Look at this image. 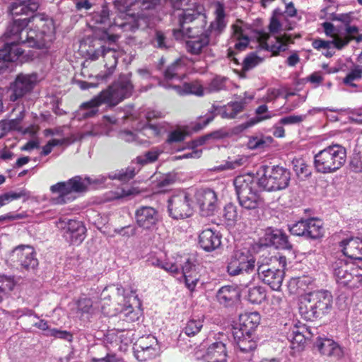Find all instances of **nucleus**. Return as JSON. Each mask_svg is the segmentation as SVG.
I'll return each instance as SVG.
<instances>
[{
    "instance_id": "f257e3e1",
    "label": "nucleus",
    "mask_w": 362,
    "mask_h": 362,
    "mask_svg": "<svg viewBox=\"0 0 362 362\" xmlns=\"http://www.w3.org/2000/svg\"><path fill=\"white\" fill-rule=\"evenodd\" d=\"M133 85L127 76H120L117 81L90 101L83 103L80 107V118L94 117L98 112V107L102 104L110 107L116 106L125 98L132 95Z\"/></svg>"
},
{
    "instance_id": "f03ea898",
    "label": "nucleus",
    "mask_w": 362,
    "mask_h": 362,
    "mask_svg": "<svg viewBox=\"0 0 362 362\" xmlns=\"http://www.w3.org/2000/svg\"><path fill=\"white\" fill-rule=\"evenodd\" d=\"M159 0H115V8L122 21L119 25L124 31H135L146 28L148 20L144 10L153 8Z\"/></svg>"
},
{
    "instance_id": "7ed1b4c3",
    "label": "nucleus",
    "mask_w": 362,
    "mask_h": 362,
    "mask_svg": "<svg viewBox=\"0 0 362 362\" xmlns=\"http://www.w3.org/2000/svg\"><path fill=\"white\" fill-rule=\"evenodd\" d=\"M178 23L179 28L173 30V35L177 40L202 35L207 23L204 7L195 1L191 3L179 15Z\"/></svg>"
},
{
    "instance_id": "20e7f679",
    "label": "nucleus",
    "mask_w": 362,
    "mask_h": 362,
    "mask_svg": "<svg viewBox=\"0 0 362 362\" xmlns=\"http://www.w3.org/2000/svg\"><path fill=\"white\" fill-rule=\"evenodd\" d=\"M25 33H30L28 18L14 20L8 25L5 35L8 41L0 49V69L4 68L5 62H15L23 54L20 44L28 47V42L24 40Z\"/></svg>"
},
{
    "instance_id": "39448f33",
    "label": "nucleus",
    "mask_w": 362,
    "mask_h": 362,
    "mask_svg": "<svg viewBox=\"0 0 362 362\" xmlns=\"http://www.w3.org/2000/svg\"><path fill=\"white\" fill-rule=\"evenodd\" d=\"M30 33H25L24 40L28 47L44 48L54 38V26L52 18L44 13H37L28 18Z\"/></svg>"
},
{
    "instance_id": "423d86ee",
    "label": "nucleus",
    "mask_w": 362,
    "mask_h": 362,
    "mask_svg": "<svg viewBox=\"0 0 362 362\" xmlns=\"http://www.w3.org/2000/svg\"><path fill=\"white\" fill-rule=\"evenodd\" d=\"M346 160V148L339 144H332L315 154L313 166L318 173L332 174L339 170Z\"/></svg>"
},
{
    "instance_id": "0eeeda50",
    "label": "nucleus",
    "mask_w": 362,
    "mask_h": 362,
    "mask_svg": "<svg viewBox=\"0 0 362 362\" xmlns=\"http://www.w3.org/2000/svg\"><path fill=\"white\" fill-rule=\"evenodd\" d=\"M332 306V296L328 291L310 292L303 296L299 310L306 320H313L327 313Z\"/></svg>"
},
{
    "instance_id": "6e6552de",
    "label": "nucleus",
    "mask_w": 362,
    "mask_h": 362,
    "mask_svg": "<svg viewBox=\"0 0 362 362\" xmlns=\"http://www.w3.org/2000/svg\"><path fill=\"white\" fill-rule=\"evenodd\" d=\"M281 27L279 21L275 16H272L269 25L271 34L261 31L257 35L259 47L271 52L273 55L279 54L281 52L288 49V45L293 42L286 34L276 35L281 30Z\"/></svg>"
},
{
    "instance_id": "1a4fd4ad",
    "label": "nucleus",
    "mask_w": 362,
    "mask_h": 362,
    "mask_svg": "<svg viewBox=\"0 0 362 362\" xmlns=\"http://www.w3.org/2000/svg\"><path fill=\"white\" fill-rule=\"evenodd\" d=\"M105 180V178L103 177L93 181L88 177L83 178L81 176H75L66 182H59L52 185L50 190L52 193L59 194L56 203L62 204L74 200L75 194L86 192L92 183L97 182L103 183Z\"/></svg>"
},
{
    "instance_id": "9d476101",
    "label": "nucleus",
    "mask_w": 362,
    "mask_h": 362,
    "mask_svg": "<svg viewBox=\"0 0 362 362\" xmlns=\"http://www.w3.org/2000/svg\"><path fill=\"white\" fill-rule=\"evenodd\" d=\"M234 186L240 205L248 210L255 209L263 200L255 189L256 183L250 175H239L234 180Z\"/></svg>"
},
{
    "instance_id": "9b49d317",
    "label": "nucleus",
    "mask_w": 362,
    "mask_h": 362,
    "mask_svg": "<svg viewBox=\"0 0 362 362\" xmlns=\"http://www.w3.org/2000/svg\"><path fill=\"white\" fill-rule=\"evenodd\" d=\"M90 26L92 28L95 38L110 42H115L118 35L114 33L122 30L119 26V19L112 23L109 18V11L103 8L100 11L95 12L90 21Z\"/></svg>"
},
{
    "instance_id": "f8f14e48",
    "label": "nucleus",
    "mask_w": 362,
    "mask_h": 362,
    "mask_svg": "<svg viewBox=\"0 0 362 362\" xmlns=\"http://www.w3.org/2000/svg\"><path fill=\"white\" fill-rule=\"evenodd\" d=\"M333 275L337 283L349 288H358L362 283V268L343 259L337 260L332 265Z\"/></svg>"
},
{
    "instance_id": "ddd939ff",
    "label": "nucleus",
    "mask_w": 362,
    "mask_h": 362,
    "mask_svg": "<svg viewBox=\"0 0 362 362\" xmlns=\"http://www.w3.org/2000/svg\"><path fill=\"white\" fill-rule=\"evenodd\" d=\"M168 212L174 219L185 218L192 214L194 202L192 194L185 190L175 192L168 201Z\"/></svg>"
},
{
    "instance_id": "4468645a",
    "label": "nucleus",
    "mask_w": 362,
    "mask_h": 362,
    "mask_svg": "<svg viewBox=\"0 0 362 362\" xmlns=\"http://www.w3.org/2000/svg\"><path fill=\"white\" fill-rule=\"evenodd\" d=\"M245 104V100H241L240 101L228 103L220 107L213 105L204 117H200L201 121L195 124L194 129L199 131L207 126L214 119L216 111H218V114L223 119H234L243 111Z\"/></svg>"
},
{
    "instance_id": "2eb2a0df",
    "label": "nucleus",
    "mask_w": 362,
    "mask_h": 362,
    "mask_svg": "<svg viewBox=\"0 0 362 362\" xmlns=\"http://www.w3.org/2000/svg\"><path fill=\"white\" fill-rule=\"evenodd\" d=\"M289 181V170L277 165L268 169L259 179L258 185L267 191H277L286 188Z\"/></svg>"
},
{
    "instance_id": "dca6fc26",
    "label": "nucleus",
    "mask_w": 362,
    "mask_h": 362,
    "mask_svg": "<svg viewBox=\"0 0 362 362\" xmlns=\"http://www.w3.org/2000/svg\"><path fill=\"white\" fill-rule=\"evenodd\" d=\"M255 260L247 250H236L227 266V272L230 276L243 274H254Z\"/></svg>"
},
{
    "instance_id": "f3484780",
    "label": "nucleus",
    "mask_w": 362,
    "mask_h": 362,
    "mask_svg": "<svg viewBox=\"0 0 362 362\" xmlns=\"http://www.w3.org/2000/svg\"><path fill=\"white\" fill-rule=\"evenodd\" d=\"M57 226L64 231L65 239L73 245H80L86 238V228L81 221L62 218L57 222Z\"/></svg>"
},
{
    "instance_id": "a211bd4d",
    "label": "nucleus",
    "mask_w": 362,
    "mask_h": 362,
    "mask_svg": "<svg viewBox=\"0 0 362 362\" xmlns=\"http://www.w3.org/2000/svg\"><path fill=\"white\" fill-rule=\"evenodd\" d=\"M134 356L140 361H146L159 354L160 346L152 335L143 336L134 344Z\"/></svg>"
},
{
    "instance_id": "6ab92c4d",
    "label": "nucleus",
    "mask_w": 362,
    "mask_h": 362,
    "mask_svg": "<svg viewBox=\"0 0 362 362\" xmlns=\"http://www.w3.org/2000/svg\"><path fill=\"white\" fill-rule=\"evenodd\" d=\"M194 204L199 206L202 216L212 215L217 208V196L216 192L211 189H200L192 194Z\"/></svg>"
},
{
    "instance_id": "aec40b11",
    "label": "nucleus",
    "mask_w": 362,
    "mask_h": 362,
    "mask_svg": "<svg viewBox=\"0 0 362 362\" xmlns=\"http://www.w3.org/2000/svg\"><path fill=\"white\" fill-rule=\"evenodd\" d=\"M132 332L131 330L112 329L105 335V343L108 349L124 351L129 344L132 342Z\"/></svg>"
},
{
    "instance_id": "412c9836",
    "label": "nucleus",
    "mask_w": 362,
    "mask_h": 362,
    "mask_svg": "<svg viewBox=\"0 0 362 362\" xmlns=\"http://www.w3.org/2000/svg\"><path fill=\"white\" fill-rule=\"evenodd\" d=\"M11 258L13 262H17L26 269H34L38 264L34 248L29 245L16 247L12 251Z\"/></svg>"
},
{
    "instance_id": "4be33fe9",
    "label": "nucleus",
    "mask_w": 362,
    "mask_h": 362,
    "mask_svg": "<svg viewBox=\"0 0 362 362\" xmlns=\"http://www.w3.org/2000/svg\"><path fill=\"white\" fill-rule=\"evenodd\" d=\"M37 80V74H19L12 86L11 101H16L30 92Z\"/></svg>"
},
{
    "instance_id": "5701e85b",
    "label": "nucleus",
    "mask_w": 362,
    "mask_h": 362,
    "mask_svg": "<svg viewBox=\"0 0 362 362\" xmlns=\"http://www.w3.org/2000/svg\"><path fill=\"white\" fill-rule=\"evenodd\" d=\"M135 219L139 227L144 230H152L159 220V214L153 207L141 206L135 212Z\"/></svg>"
},
{
    "instance_id": "b1692460",
    "label": "nucleus",
    "mask_w": 362,
    "mask_h": 362,
    "mask_svg": "<svg viewBox=\"0 0 362 362\" xmlns=\"http://www.w3.org/2000/svg\"><path fill=\"white\" fill-rule=\"evenodd\" d=\"M257 274L259 279L269 285L272 289L279 291L281 287L284 276L282 269H272L265 265H260L258 267Z\"/></svg>"
},
{
    "instance_id": "393cba45",
    "label": "nucleus",
    "mask_w": 362,
    "mask_h": 362,
    "mask_svg": "<svg viewBox=\"0 0 362 362\" xmlns=\"http://www.w3.org/2000/svg\"><path fill=\"white\" fill-rule=\"evenodd\" d=\"M315 346L320 354L334 360H339L344 356L342 347L332 339L318 338L315 343Z\"/></svg>"
},
{
    "instance_id": "a878e982",
    "label": "nucleus",
    "mask_w": 362,
    "mask_h": 362,
    "mask_svg": "<svg viewBox=\"0 0 362 362\" xmlns=\"http://www.w3.org/2000/svg\"><path fill=\"white\" fill-rule=\"evenodd\" d=\"M198 243L204 251L212 252L221 246V236L217 231L206 228L199 233Z\"/></svg>"
},
{
    "instance_id": "bb28decb",
    "label": "nucleus",
    "mask_w": 362,
    "mask_h": 362,
    "mask_svg": "<svg viewBox=\"0 0 362 362\" xmlns=\"http://www.w3.org/2000/svg\"><path fill=\"white\" fill-rule=\"evenodd\" d=\"M215 20L211 23L209 27L204 30V33H207V35L210 37L211 36H217L220 35L226 26L225 21V6L224 4L220 1H217L215 4Z\"/></svg>"
},
{
    "instance_id": "cd10ccee",
    "label": "nucleus",
    "mask_w": 362,
    "mask_h": 362,
    "mask_svg": "<svg viewBox=\"0 0 362 362\" xmlns=\"http://www.w3.org/2000/svg\"><path fill=\"white\" fill-rule=\"evenodd\" d=\"M286 326L292 327L291 330L287 334V338L291 343L290 347L296 351L303 350L305 343V336L304 332L307 330L304 325L298 326L294 323L286 324Z\"/></svg>"
},
{
    "instance_id": "c85d7f7f",
    "label": "nucleus",
    "mask_w": 362,
    "mask_h": 362,
    "mask_svg": "<svg viewBox=\"0 0 362 362\" xmlns=\"http://www.w3.org/2000/svg\"><path fill=\"white\" fill-rule=\"evenodd\" d=\"M216 298L220 305L224 307H230L238 301L240 293L238 288L233 286H225L217 291Z\"/></svg>"
},
{
    "instance_id": "c756f323",
    "label": "nucleus",
    "mask_w": 362,
    "mask_h": 362,
    "mask_svg": "<svg viewBox=\"0 0 362 362\" xmlns=\"http://www.w3.org/2000/svg\"><path fill=\"white\" fill-rule=\"evenodd\" d=\"M266 239L277 249L291 250L292 245L288 236L280 229L267 228L265 232Z\"/></svg>"
},
{
    "instance_id": "7c9ffc66",
    "label": "nucleus",
    "mask_w": 362,
    "mask_h": 362,
    "mask_svg": "<svg viewBox=\"0 0 362 362\" xmlns=\"http://www.w3.org/2000/svg\"><path fill=\"white\" fill-rule=\"evenodd\" d=\"M341 250L345 256L354 259H362V239L358 238L341 242Z\"/></svg>"
},
{
    "instance_id": "2f4dec72",
    "label": "nucleus",
    "mask_w": 362,
    "mask_h": 362,
    "mask_svg": "<svg viewBox=\"0 0 362 362\" xmlns=\"http://www.w3.org/2000/svg\"><path fill=\"white\" fill-rule=\"evenodd\" d=\"M101 57L104 59L105 66L107 69V74L105 75L100 74L99 76L103 79H106L111 75L117 64L118 52L113 47H106L103 45L100 47Z\"/></svg>"
},
{
    "instance_id": "473e14b6",
    "label": "nucleus",
    "mask_w": 362,
    "mask_h": 362,
    "mask_svg": "<svg viewBox=\"0 0 362 362\" xmlns=\"http://www.w3.org/2000/svg\"><path fill=\"white\" fill-rule=\"evenodd\" d=\"M163 86L165 88L174 89L180 95L193 94L197 96H203L205 93V88L198 81L184 83L182 85L170 84L168 86L163 83Z\"/></svg>"
},
{
    "instance_id": "72a5a7b5",
    "label": "nucleus",
    "mask_w": 362,
    "mask_h": 362,
    "mask_svg": "<svg viewBox=\"0 0 362 362\" xmlns=\"http://www.w3.org/2000/svg\"><path fill=\"white\" fill-rule=\"evenodd\" d=\"M191 40L186 42L187 51L194 55H198L204 52L210 44V37L207 33H202L198 36L190 37Z\"/></svg>"
},
{
    "instance_id": "f704fd0d",
    "label": "nucleus",
    "mask_w": 362,
    "mask_h": 362,
    "mask_svg": "<svg viewBox=\"0 0 362 362\" xmlns=\"http://www.w3.org/2000/svg\"><path fill=\"white\" fill-rule=\"evenodd\" d=\"M233 35L237 42L234 47L238 50L245 49L249 44L250 28L241 21L237 22L233 25Z\"/></svg>"
},
{
    "instance_id": "c9c22d12",
    "label": "nucleus",
    "mask_w": 362,
    "mask_h": 362,
    "mask_svg": "<svg viewBox=\"0 0 362 362\" xmlns=\"http://www.w3.org/2000/svg\"><path fill=\"white\" fill-rule=\"evenodd\" d=\"M185 59H178L175 62H174L173 64H171L164 73L165 80L166 81H163L160 83V86H163V83H164L167 86L170 85L168 81L173 79H177L180 80L182 76L185 74Z\"/></svg>"
},
{
    "instance_id": "e433bc0d",
    "label": "nucleus",
    "mask_w": 362,
    "mask_h": 362,
    "mask_svg": "<svg viewBox=\"0 0 362 362\" xmlns=\"http://www.w3.org/2000/svg\"><path fill=\"white\" fill-rule=\"evenodd\" d=\"M204 361L218 360L219 361H227L226 344L223 341H216L211 344L206 349L204 355Z\"/></svg>"
},
{
    "instance_id": "4c0bfd02",
    "label": "nucleus",
    "mask_w": 362,
    "mask_h": 362,
    "mask_svg": "<svg viewBox=\"0 0 362 362\" xmlns=\"http://www.w3.org/2000/svg\"><path fill=\"white\" fill-rule=\"evenodd\" d=\"M182 271L187 288L191 291H194L200 277L195 265L187 259L182 266Z\"/></svg>"
},
{
    "instance_id": "58836bf2",
    "label": "nucleus",
    "mask_w": 362,
    "mask_h": 362,
    "mask_svg": "<svg viewBox=\"0 0 362 362\" xmlns=\"http://www.w3.org/2000/svg\"><path fill=\"white\" fill-rule=\"evenodd\" d=\"M346 36L341 37L339 36L334 37V47L341 49L346 47L350 41L355 40L357 42L362 41V34H358V28L355 25H348L345 28Z\"/></svg>"
},
{
    "instance_id": "ea45409f",
    "label": "nucleus",
    "mask_w": 362,
    "mask_h": 362,
    "mask_svg": "<svg viewBox=\"0 0 362 362\" xmlns=\"http://www.w3.org/2000/svg\"><path fill=\"white\" fill-rule=\"evenodd\" d=\"M38 7L39 3L35 0L18 1L10 6V13L13 16L28 15L36 11Z\"/></svg>"
},
{
    "instance_id": "a19ab883",
    "label": "nucleus",
    "mask_w": 362,
    "mask_h": 362,
    "mask_svg": "<svg viewBox=\"0 0 362 362\" xmlns=\"http://www.w3.org/2000/svg\"><path fill=\"white\" fill-rule=\"evenodd\" d=\"M260 315L257 312L246 313L240 315V334L250 333L260 322Z\"/></svg>"
},
{
    "instance_id": "79ce46f5",
    "label": "nucleus",
    "mask_w": 362,
    "mask_h": 362,
    "mask_svg": "<svg viewBox=\"0 0 362 362\" xmlns=\"http://www.w3.org/2000/svg\"><path fill=\"white\" fill-rule=\"evenodd\" d=\"M306 238L317 239L323 235L322 222L315 218L306 219Z\"/></svg>"
},
{
    "instance_id": "37998d69",
    "label": "nucleus",
    "mask_w": 362,
    "mask_h": 362,
    "mask_svg": "<svg viewBox=\"0 0 362 362\" xmlns=\"http://www.w3.org/2000/svg\"><path fill=\"white\" fill-rule=\"evenodd\" d=\"M98 307L89 298H81L76 303V312L81 315L95 314Z\"/></svg>"
},
{
    "instance_id": "c03bdc74",
    "label": "nucleus",
    "mask_w": 362,
    "mask_h": 362,
    "mask_svg": "<svg viewBox=\"0 0 362 362\" xmlns=\"http://www.w3.org/2000/svg\"><path fill=\"white\" fill-rule=\"evenodd\" d=\"M116 122V119L113 117L104 116L103 118V124L105 127L99 129V125L95 126L91 130L84 132L82 134V137L85 138L90 136H99L104 134H107L110 131L109 125L113 124Z\"/></svg>"
},
{
    "instance_id": "a18cd8bd",
    "label": "nucleus",
    "mask_w": 362,
    "mask_h": 362,
    "mask_svg": "<svg viewBox=\"0 0 362 362\" xmlns=\"http://www.w3.org/2000/svg\"><path fill=\"white\" fill-rule=\"evenodd\" d=\"M176 180V175L174 173H168L158 175L155 176L153 182H155L158 192L164 190L166 187L175 183Z\"/></svg>"
},
{
    "instance_id": "49530a36",
    "label": "nucleus",
    "mask_w": 362,
    "mask_h": 362,
    "mask_svg": "<svg viewBox=\"0 0 362 362\" xmlns=\"http://www.w3.org/2000/svg\"><path fill=\"white\" fill-rule=\"evenodd\" d=\"M266 291L260 286H257L250 288L247 291V299L252 304H260L266 299Z\"/></svg>"
},
{
    "instance_id": "de8ad7c7",
    "label": "nucleus",
    "mask_w": 362,
    "mask_h": 362,
    "mask_svg": "<svg viewBox=\"0 0 362 362\" xmlns=\"http://www.w3.org/2000/svg\"><path fill=\"white\" fill-rule=\"evenodd\" d=\"M226 78L220 76L214 77L205 87V93H212L225 90Z\"/></svg>"
},
{
    "instance_id": "09e8293b",
    "label": "nucleus",
    "mask_w": 362,
    "mask_h": 362,
    "mask_svg": "<svg viewBox=\"0 0 362 362\" xmlns=\"http://www.w3.org/2000/svg\"><path fill=\"white\" fill-rule=\"evenodd\" d=\"M293 169L297 176L300 178H306L311 174L309 166L302 158H296L292 161Z\"/></svg>"
},
{
    "instance_id": "8fccbe9b",
    "label": "nucleus",
    "mask_w": 362,
    "mask_h": 362,
    "mask_svg": "<svg viewBox=\"0 0 362 362\" xmlns=\"http://www.w3.org/2000/svg\"><path fill=\"white\" fill-rule=\"evenodd\" d=\"M272 140L271 136H252L248 140L247 146L250 149L263 148L272 143Z\"/></svg>"
},
{
    "instance_id": "3c124183",
    "label": "nucleus",
    "mask_w": 362,
    "mask_h": 362,
    "mask_svg": "<svg viewBox=\"0 0 362 362\" xmlns=\"http://www.w3.org/2000/svg\"><path fill=\"white\" fill-rule=\"evenodd\" d=\"M203 327V320L200 318L190 319L184 328V332L189 337L194 336L198 334Z\"/></svg>"
},
{
    "instance_id": "603ef678",
    "label": "nucleus",
    "mask_w": 362,
    "mask_h": 362,
    "mask_svg": "<svg viewBox=\"0 0 362 362\" xmlns=\"http://www.w3.org/2000/svg\"><path fill=\"white\" fill-rule=\"evenodd\" d=\"M240 333V330L235 331L233 333L234 337L238 338L239 340L237 341V346L240 349V351L243 353H247L252 351L255 349L256 344L255 342L248 339L243 337V339L238 335Z\"/></svg>"
},
{
    "instance_id": "864d4df0",
    "label": "nucleus",
    "mask_w": 362,
    "mask_h": 362,
    "mask_svg": "<svg viewBox=\"0 0 362 362\" xmlns=\"http://www.w3.org/2000/svg\"><path fill=\"white\" fill-rule=\"evenodd\" d=\"M28 194L25 189L19 192H8L0 195V207L7 204L13 200L18 199L22 197H28Z\"/></svg>"
},
{
    "instance_id": "5fc2aeb1",
    "label": "nucleus",
    "mask_w": 362,
    "mask_h": 362,
    "mask_svg": "<svg viewBox=\"0 0 362 362\" xmlns=\"http://www.w3.org/2000/svg\"><path fill=\"white\" fill-rule=\"evenodd\" d=\"M362 77V66L357 65L346 75L343 79L344 84L351 87H356V84L354 83V81L359 80Z\"/></svg>"
},
{
    "instance_id": "6e6d98bb",
    "label": "nucleus",
    "mask_w": 362,
    "mask_h": 362,
    "mask_svg": "<svg viewBox=\"0 0 362 362\" xmlns=\"http://www.w3.org/2000/svg\"><path fill=\"white\" fill-rule=\"evenodd\" d=\"M162 153L158 148H153L151 151L146 152L144 155L136 158L137 162L141 165L153 163L158 158L160 154Z\"/></svg>"
},
{
    "instance_id": "4d7b16f0",
    "label": "nucleus",
    "mask_w": 362,
    "mask_h": 362,
    "mask_svg": "<svg viewBox=\"0 0 362 362\" xmlns=\"http://www.w3.org/2000/svg\"><path fill=\"white\" fill-rule=\"evenodd\" d=\"M291 234L297 236H304L306 238V219L300 221L288 226Z\"/></svg>"
},
{
    "instance_id": "13d9d810",
    "label": "nucleus",
    "mask_w": 362,
    "mask_h": 362,
    "mask_svg": "<svg viewBox=\"0 0 362 362\" xmlns=\"http://www.w3.org/2000/svg\"><path fill=\"white\" fill-rule=\"evenodd\" d=\"M223 216L230 223H233L238 220L237 207L233 204H228L223 209Z\"/></svg>"
},
{
    "instance_id": "bf43d9fd",
    "label": "nucleus",
    "mask_w": 362,
    "mask_h": 362,
    "mask_svg": "<svg viewBox=\"0 0 362 362\" xmlns=\"http://www.w3.org/2000/svg\"><path fill=\"white\" fill-rule=\"evenodd\" d=\"M135 175L136 172L134 168L128 167L125 170H121L110 177L112 180L117 179L121 181H127L132 179Z\"/></svg>"
},
{
    "instance_id": "052dcab7",
    "label": "nucleus",
    "mask_w": 362,
    "mask_h": 362,
    "mask_svg": "<svg viewBox=\"0 0 362 362\" xmlns=\"http://www.w3.org/2000/svg\"><path fill=\"white\" fill-rule=\"evenodd\" d=\"M247 161V158L242 156H238L232 160L227 161L224 165H221L217 167L218 170H225L235 169L244 165Z\"/></svg>"
},
{
    "instance_id": "680f3d73",
    "label": "nucleus",
    "mask_w": 362,
    "mask_h": 362,
    "mask_svg": "<svg viewBox=\"0 0 362 362\" xmlns=\"http://www.w3.org/2000/svg\"><path fill=\"white\" fill-rule=\"evenodd\" d=\"M307 115H288L279 119V123L281 125L298 124L306 119Z\"/></svg>"
},
{
    "instance_id": "e2e57ef3",
    "label": "nucleus",
    "mask_w": 362,
    "mask_h": 362,
    "mask_svg": "<svg viewBox=\"0 0 362 362\" xmlns=\"http://www.w3.org/2000/svg\"><path fill=\"white\" fill-rule=\"evenodd\" d=\"M262 61H263L262 58L258 57L255 54H251L245 58L243 63V69H245V70L252 69V68L255 67L257 65L262 63Z\"/></svg>"
},
{
    "instance_id": "0e129e2a",
    "label": "nucleus",
    "mask_w": 362,
    "mask_h": 362,
    "mask_svg": "<svg viewBox=\"0 0 362 362\" xmlns=\"http://www.w3.org/2000/svg\"><path fill=\"white\" fill-rule=\"evenodd\" d=\"M15 286L13 279L6 276H0V293H7Z\"/></svg>"
},
{
    "instance_id": "69168bd1",
    "label": "nucleus",
    "mask_w": 362,
    "mask_h": 362,
    "mask_svg": "<svg viewBox=\"0 0 362 362\" xmlns=\"http://www.w3.org/2000/svg\"><path fill=\"white\" fill-rule=\"evenodd\" d=\"M255 112L258 116V121H263L271 119L274 115L268 112V107L266 105H262L259 106Z\"/></svg>"
},
{
    "instance_id": "338daca9",
    "label": "nucleus",
    "mask_w": 362,
    "mask_h": 362,
    "mask_svg": "<svg viewBox=\"0 0 362 362\" xmlns=\"http://www.w3.org/2000/svg\"><path fill=\"white\" fill-rule=\"evenodd\" d=\"M152 43L154 47L160 48V49H166L168 48V45L165 41V37L163 33L160 31H156L155 37L152 40Z\"/></svg>"
},
{
    "instance_id": "774afa93",
    "label": "nucleus",
    "mask_w": 362,
    "mask_h": 362,
    "mask_svg": "<svg viewBox=\"0 0 362 362\" xmlns=\"http://www.w3.org/2000/svg\"><path fill=\"white\" fill-rule=\"evenodd\" d=\"M186 134L181 130H174L168 134V143L180 142L185 139Z\"/></svg>"
}]
</instances>
